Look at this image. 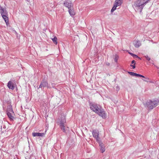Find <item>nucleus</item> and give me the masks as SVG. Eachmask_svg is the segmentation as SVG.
I'll return each mask as SVG.
<instances>
[{
    "label": "nucleus",
    "mask_w": 159,
    "mask_h": 159,
    "mask_svg": "<svg viewBox=\"0 0 159 159\" xmlns=\"http://www.w3.org/2000/svg\"><path fill=\"white\" fill-rule=\"evenodd\" d=\"M150 0H137L132 5V7L136 11L141 12L144 7Z\"/></svg>",
    "instance_id": "nucleus-1"
},
{
    "label": "nucleus",
    "mask_w": 159,
    "mask_h": 159,
    "mask_svg": "<svg viewBox=\"0 0 159 159\" xmlns=\"http://www.w3.org/2000/svg\"><path fill=\"white\" fill-rule=\"evenodd\" d=\"M90 108L92 110L103 118H104L106 117L105 111L99 105L96 104H90Z\"/></svg>",
    "instance_id": "nucleus-2"
},
{
    "label": "nucleus",
    "mask_w": 159,
    "mask_h": 159,
    "mask_svg": "<svg viewBox=\"0 0 159 159\" xmlns=\"http://www.w3.org/2000/svg\"><path fill=\"white\" fill-rule=\"evenodd\" d=\"M158 102L159 101L157 100H150L148 101L147 102H144L143 104L145 107L149 109L152 110L158 105Z\"/></svg>",
    "instance_id": "nucleus-3"
},
{
    "label": "nucleus",
    "mask_w": 159,
    "mask_h": 159,
    "mask_svg": "<svg viewBox=\"0 0 159 159\" xmlns=\"http://www.w3.org/2000/svg\"><path fill=\"white\" fill-rule=\"evenodd\" d=\"M60 127L61 129L64 132H66V131L65 129L66 125V120L65 117L64 116L62 117V118L59 120Z\"/></svg>",
    "instance_id": "nucleus-4"
},
{
    "label": "nucleus",
    "mask_w": 159,
    "mask_h": 159,
    "mask_svg": "<svg viewBox=\"0 0 159 159\" xmlns=\"http://www.w3.org/2000/svg\"><path fill=\"white\" fill-rule=\"evenodd\" d=\"M47 87L48 88H50V87L48 85L47 81L45 79H43L41 82L39 88H44Z\"/></svg>",
    "instance_id": "nucleus-5"
},
{
    "label": "nucleus",
    "mask_w": 159,
    "mask_h": 159,
    "mask_svg": "<svg viewBox=\"0 0 159 159\" xmlns=\"http://www.w3.org/2000/svg\"><path fill=\"white\" fill-rule=\"evenodd\" d=\"M16 86V83L15 82L13 81H10L8 82L7 84V86L10 89L13 90Z\"/></svg>",
    "instance_id": "nucleus-6"
},
{
    "label": "nucleus",
    "mask_w": 159,
    "mask_h": 159,
    "mask_svg": "<svg viewBox=\"0 0 159 159\" xmlns=\"http://www.w3.org/2000/svg\"><path fill=\"white\" fill-rule=\"evenodd\" d=\"M93 136L96 139L97 141L100 142L101 139L99 136L98 131V130H94L92 131Z\"/></svg>",
    "instance_id": "nucleus-7"
},
{
    "label": "nucleus",
    "mask_w": 159,
    "mask_h": 159,
    "mask_svg": "<svg viewBox=\"0 0 159 159\" xmlns=\"http://www.w3.org/2000/svg\"><path fill=\"white\" fill-rule=\"evenodd\" d=\"M64 5L68 9H70V8L73 7V5L70 1H66L64 2Z\"/></svg>",
    "instance_id": "nucleus-8"
},
{
    "label": "nucleus",
    "mask_w": 159,
    "mask_h": 159,
    "mask_svg": "<svg viewBox=\"0 0 159 159\" xmlns=\"http://www.w3.org/2000/svg\"><path fill=\"white\" fill-rule=\"evenodd\" d=\"M7 114L10 120H13L15 119L14 116V112H9L8 113H7Z\"/></svg>",
    "instance_id": "nucleus-9"
},
{
    "label": "nucleus",
    "mask_w": 159,
    "mask_h": 159,
    "mask_svg": "<svg viewBox=\"0 0 159 159\" xmlns=\"http://www.w3.org/2000/svg\"><path fill=\"white\" fill-rule=\"evenodd\" d=\"M133 44L136 48H138L141 45V43L140 41L135 40L133 41Z\"/></svg>",
    "instance_id": "nucleus-10"
},
{
    "label": "nucleus",
    "mask_w": 159,
    "mask_h": 159,
    "mask_svg": "<svg viewBox=\"0 0 159 159\" xmlns=\"http://www.w3.org/2000/svg\"><path fill=\"white\" fill-rule=\"evenodd\" d=\"M100 146V150L102 151V152H103L105 151V147L104 146V144L101 141V140H100V142H98Z\"/></svg>",
    "instance_id": "nucleus-11"
},
{
    "label": "nucleus",
    "mask_w": 159,
    "mask_h": 159,
    "mask_svg": "<svg viewBox=\"0 0 159 159\" xmlns=\"http://www.w3.org/2000/svg\"><path fill=\"white\" fill-rule=\"evenodd\" d=\"M32 135L34 136H41L42 137L45 135L44 133H33Z\"/></svg>",
    "instance_id": "nucleus-12"
},
{
    "label": "nucleus",
    "mask_w": 159,
    "mask_h": 159,
    "mask_svg": "<svg viewBox=\"0 0 159 159\" xmlns=\"http://www.w3.org/2000/svg\"><path fill=\"white\" fill-rule=\"evenodd\" d=\"M13 111L12 108V106L11 105H9L7 106L6 113H8L9 112H13Z\"/></svg>",
    "instance_id": "nucleus-13"
},
{
    "label": "nucleus",
    "mask_w": 159,
    "mask_h": 159,
    "mask_svg": "<svg viewBox=\"0 0 159 159\" xmlns=\"http://www.w3.org/2000/svg\"><path fill=\"white\" fill-rule=\"evenodd\" d=\"M69 12L71 16H73L75 15V13L73 7H72L70 8V9H69Z\"/></svg>",
    "instance_id": "nucleus-14"
},
{
    "label": "nucleus",
    "mask_w": 159,
    "mask_h": 159,
    "mask_svg": "<svg viewBox=\"0 0 159 159\" xmlns=\"http://www.w3.org/2000/svg\"><path fill=\"white\" fill-rule=\"evenodd\" d=\"M123 2L122 0H116L114 4L118 6H120Z\"/></svg>",
    "instance_id": "nucleus-15"
},
{
    "label": "nucleus",
    "mask_w": 159,
    "mask_h": 159,
    "mask_svg": "<svg viewBox=\"0 0 159 159\" xmlns=\"http://www.w3.org/2000/svg\"><path fill=\"white\" fill-rule=\"evenodd\" d=\"M0 13L2 16H7V12L5 9H2V11H0Z\"/></svg>",
    "instance_id": "nucleus-16"
},
{
    "label": "nucleus",
    "mask_w": 159,
    "mask_h": 159,
    "mask_svg": "<svg viewBox=\"0 0 159 159\" xmlns=\"http://www.w3.org/2000/svg\"><path fill=\"white\" fill-rule=\"evenodd\" d=\"M7 16H2V17L3 19L4 20L7 25L8 23V19Z\"/></svg>",
    "instance_id": "nucleus-17"
},
{
    "label": "nucleus",
    "mask_w": 159,
    "mask_h": 159,
    "mask_svg": "<svg viewBox=\"0 0 159 159\" xmlns=\"http://www.w3.org/2000/svg\"><path fill=\"white\" fill-rule=\"evenodd\" d=\"M57 38L56 36L54 37L52 39V41L56 45L57 43Z\"/></svg>",
    "instance_id": "nucleus-18"
},
{
    "label": "nucleus",
    "mask_w": 159,
    "mask_h": 159,
    "mask_svg": "<svg viewBox=\"0 0 159 159\" xmlns=\"http://www.w3.org/2000/svg\"><path fill=\"white\" fill-rule=\"evenodd\" d=\"M118 7L117 6L114 4L113 7H112V8L111 10V12L112 13L116 9V7Z\"/></svg>",
    "instance_id": "nucleus-19"
},
{
    "label": "nucleus",
    "mask_w": 159,
    "mask_h": 159,
    "mask_svg": "<svg viewBox=\"0 0 159 159\" xmlns=\"http://www.w3.org/2000/svg\"><path fill=\"white\" fill-rule=\"evenodd\" d=\"M136 76H138V77H143V78H145V79H147V80H148L149 79V78H147V77H144V76H143V75H140V74H137L136 73Z\"/></svg>",
    "instance_id": "nucleus-20"
},
{
    "label": "nucleus",
    "mask_w": 159,
    "mask_h": 159,
    "mask_svg": "<svg viewBox=\"0 0 159 159\" xmlns=\"http://www.w3.org/2000/svg\"><path fill=\"white\" fill-rule=\"evenodd\" d=\"M114 61L116 62L117 63V60L119 58V56L117 55H115L114 56Z\"/></svg>",
    "instance_id": "nucleus-21"
},
{
    "label": "nucleus",
    "mask_w": 159,
    "mask_h": 159,
    "mask_svg": "<svg viewBox=\"0 0 159 159\" xmlns=\"http://www.w3.org/2000/svg\"><path fill=\"white\" fill-rule=\"evenodd\" d=\"M128 73L131 75L132 76H136V73L132 72H128Z\"/></svg>",
    "instance_id": "nucleus-22"
},
{
    "label": "nucleus",
    "mask_w": 159,
    "mask_h": 159,
    "mask_svg": "<svg viewBox=\"0 0 159 159\" xmlns=\"http://www.w3.org/2000/svg\"><path fill=\"white\" fill-rule=\"evenodd\" d=\"M145 58L147 59L148 61H150L151 60L150 58L148 57V55H146L144 56Z\"/></svg>",
    "instance_id": "nucleus-23"
},
{
    "label": "nucleus",
    "mask_w": 159,
    "mask_h": 159,
    "mask_svg": "<svg viewBox=\"0 0 159 159\" xmlns=\"http://www.w3.org/2000/svg\"><path fill=\"white\" fill-rule=\"evenodd\" d=\"M132 55V56H133V57L135 58H139V59H140L139 57L137 56L135 54H131Z\"/></svg>",
    "instance_id": "nucleus-24"
},
{
    "label": "nucleus",
    "mask_w": 159,
    "mask_h": 159,
    "mask_svg": "<svg viewBox=\"0 0 159 159\" xmlns=\"http://www.w3.org/2000/svg\"><path fill=\"white\" fill-rule=\"evenodd\" d=\"M2 9H4L3 7H2L0 5V11H2Z\"/></svg>",
    "instance_id": "nucleus-25"
},
{
    "label": "nucleus",
    "mask_w": 159,
    "mask_h": 159,
    "mask_svg": "<svg viewBox=\"0 0 159 159\" xmlns=\"http://www.w3.org/2000/svg\"><path fill=\"white\" fill-rule=\"evenodd\" d=\"M131 63L132 64L134 63L135 64V61L134 60H133L131 62Z\"/></svg>",
    "instance_id": "nucleus-26"
},
{
    "label": "nucleus",
    "mask_w": 159,
    "mask_h": 159,
    "mask_svg": "<svg viewBox=\"0 0 159 159\" xmlns=\"http://www.w3.org/2000/svg\"><path fill=\"white\" fill-rule=\"evenodd\" d=\"M132 67L133 69H134L135 68V64L133 65Z\"/></svg>",
    "instance_id": "nucleus-27"
},
{
    "label": "nucleus",
    "mask_w": 159,
    "mask_h": 159,
    "mask_svg": "<svg viewBox=\"0 0 159 159\" xmlns=\"http://www.w3.org/2000/svg\"><path fill=\"white\" fill-rule=\"evenodd\" d=\"M3 128L4 129L6 128V126L4 125H3Z\"/></svg>",
    "instance_id": "nucleus-28"
},
{
    "label": "nucleus",
    "mask_w": 159,
    "mask_h": 159,
    "mask_svg": "<svg viewBox=\"0 0 159 159\" xmlns=\"http://www.w3.org/2000/svg\"><path fill=\"white\" fill-rule=\"evenodd\" d=\"M106 65H107L109 66V63H106Z\"/></svg>",
    "instance_id": "nucleus-29"
},
{
    "label": "nucleus",
    "mask_w": 159,
    "mask_h": 159,
    "mask_svg": "<svg viewBox=\"0 0 159 159\" xmlns=\"http://www.w3.org/2000/svg\"><path fill=\"white\" fill-rule=\"evenodd\" d=\"M51 85H52V87H53L54 86L53 85V83H51Z\"/></svg>",
    "instance_id": "nucleus-30"
},
{
    "label": "nucleus",
    "mask_w": 159,
    "mask_h": 159,
    "mask_svg": "<svg viewBox=\"0 0 159 159\" xmlns=\"http://www.w3.org/2000/svg\"><path fill=\"white\" fill-rule=\"evenodd\" d=\"M143 80L144 81H145V82H147V80Z\"/></svg>",
    "instance_id": "nucleus-31"
},
{
    "label": "nucleus",
    "mask_w": 159,
    "mask_h": 159,
    "mask_svg": "<svg viewBox=\"0 0 159 159\" xmlns=\"http://www.w3.org/2000/svg\"><path fill=\"white\" fill-rule=\"evenodd\" d=\"M153 62V61L152 60L151 61H150V62H151V63H152Z\"/></svg>",
    "instance_id": "nucleus-32"
},
{
    "label": "nucleus",
    "mask_w": 159,
    "mask_h": 159,
    "mask_svg": "<svg viewBox=\"0 0 159 159\" xmlns=\"http://www.w3.org/2000/svg\"><path fill=\"white\" fill-rule=\"evenodd\" d=\"M133 65H130L131 66H132Z\"/></svg>",
    "instance_id": "nucleus-33"
},
{
    "label": "nucleus",
    "mask_w": 159,
    "mask_h": 159,
    "mask_svg": "<svg viewBox=\"0 0 159 159\" xmlns=\"http://www.w3.org/2000/svg\"><path fill=\"white\" fill-rule=\"evenodd\" d=\"M129 54H130L132 56V55L131 54H132L131 53H129Z\"/></svg>",
    "instance_id": "nucleus-34"
},
{
    "label": "nucleus",
    "mask_w": 159,
    "mask_h": 159,
    "mask_svg": "<svg viewBox=\"0 0 159 159\" xmlns=\"http://www.w3.org/2000/svg\"><path fill=\"white\" fill-rule=\"evenodd\" d=\"M129 54H130L132 56V55L131 54H132L131 53H129Z\"/></svg>",
    "instance_id": "nucleus-35"
}]
</instances>
